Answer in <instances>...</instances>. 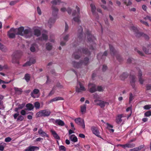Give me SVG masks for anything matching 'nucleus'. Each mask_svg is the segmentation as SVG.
<instances>
[{
	"mask_svg": "<svg viewBox=\"0 0 151 151\" xmlns=\"http://www.w3.org/2000/svg\"><path fill=\"white\" fill-rule=\"evenodd\" d=\"M87 35V39L88 42L90 45L89 49L91 50H94V47H95L96 44L95 43L96 39L94 36L91 34V32L87 30L86 32Z\"/></svg>",
	"mask_w": 151,
	"mask_h": 151,
	"instance_id": "1",
	"label": "nucleus"
},
{
	"mask_svg": "<svg viewBox=\"0 0 151 151\" xmlns=\"http://www.w3.org/2000/svg\"><path fill=\"white\" fill-rule=\"evenodd\" d=\"M80 53H83L88 56L91 55V52L88 50V48L83 47L79 48L78 50L75 52L73 55L72 56L74 57L75 59H78L80 58V56L78 54Z\"/></svg>",
	"mask_w": 151,
	"mask_h": 151,
	"instance_id": "2",
	"label": "nucleus"
},
{
	"mask_svg": "<svg viewBox=\"0 0 151 151\" xmlns=\"http://www.w3.org/2000/svg\"><path fill=\"white\" fill-rule=\"evenodd\" d=\"M89 63V59L87 57H85L83 60H81L78 62L73 61L72 64L74 67L76 68H82L83 66H87Z\"/></svg>",
	"mask_w": 151,
	"mask_h": 151,
	"instance_id": "3",
	"label": "nucleus"
},
{
	"mask_svg": "<svg viewBox=\"0 0 151 151\" xmlns=\"http://www.w3.org/2000/svg\"><path fill=\"white\" fill-rule=\"evenodd\" d=\"M15 30L17 34L24 36L26 37H28L32 35V32L29 29H24L23 27H21L18 29H15Z\"/></svg>",
	"mask_w": 151,
	"mask_h": 151,
	"instance_id": "4",
	"label": "nucleus"
},
{
	"mask_svg": "<svg viewBox=\"0 0 151 151\" xmlns=\"http://www.w3.org/2000/svg\"><path fill=\"white\" fill-rule=\"evenodd\" d=\"M78 38L79 40V42H74L73 44V47H76L77 45H79V43L80 42H81L82 40H85V39L86 36L83 34V29L82 27L81 26H80L78 27Z\"/></svg>",
	"mask_w": 151,
	"mask_h": 151,
	"instance_id": "5",
	"label": "nucleus"
},
{
	"mask_svg": "<svg viewBox=\"0 0 151 151\" xmlns=\"http://www.w3.org/2000/svg\"><path fill=\"white\" fill-rule=\"evenodd\" d=\"M60 3L61 0H54L51 1L52 4V14L54 17L57 16L59 10L58 8L55 5L59 4Z\"/></svg>",
	"mask_w": 151,
	"mask_h": 151,
	"instance_id": "6",
	"label": "nucleus"
},
{
	"mask_svg": "<svg viewBox=\"0 0 151 151\" xmlns=\"http://www.w3.org/2000/svg\"><path fill=\"white\" fill-rule=\"evenodd\" d=\"M109 47L110 53L112 56L114 57L115 56L117 60L120 62L123 61V59L118 54V52L116 50L113 46L109 44Z\"/></svg>",
	"mask_w": 151,
	"mask_h": 151,
	"instance_id": "7",
	"label": "nucleus"
},
{
	"mask_svg": "<svg viewBox=\"0 0 151 151\" xmlns=\"http://www.w3.org/2000/svg\"><path fill=\"white\" fill-rule=\"evenodd\" d=\"M76 8L77 10V12L76 10H74L72 13V16H76V17H74L73 20L75 22L79 23L81 20L80 18L81 16H80V8L77 6H76Z\"/></svg>",
	"mask_w": 151,
	"mask_h": 151,
	"instance_id": "8",
	"label": "nucleus"
},
{
	"mask_svg": "<svg viewBox=\"0 0 151 151\" xmlns=\"http://www.w3.org/2000/svg\"><path fill=\"white\" fill-rule=\"evenodd\" d=\"M20 53L19 51H17L14 53L12 56V62L14 63H18V59L20 57Z\"/></svg>",
	"mask_w": 151,
	"mask_h": 151,
	"instance_id": "9",
	"label": "nucleus"
},
{
	"mask_svg": "<svg viewBox=\"0 0 151 151\" xmlns=\"http://www.w3.org/2000/svg\"><path fill=\"white\" fill-rule=\"evenodd\" d=\"M91 130L93 134L99 137H101L100 134V132L99 129L97 127L94 126H92L91 128Z\"/></svg>",
	"mask_w": 151,
	"mask_h": 151,
	"instance_id": "10",
	"label": "nucleus"
},
{
	"mask_svg": "<svg viewBox=\"0 0 151 151\" xmlns=\"http://www.w3.org/2000/svg\"><path fill=\"white\" fill-rule=\"evenodd\" d=\"M16 34H17V32L15 29L12 28L8 32V36L10 38H13L15 37Z\"/></svg>",
	"mask_w": 151,
	"mask_h": 151,
	"instance_id": "11",
	"label": "nucleus"
},
{
	"mask_svg": "<svg viewBox=\"0 0 151 151\" xmlns=\"http://www.w3.org/2000/svg\"><path fill=\"white\" fill-rule=\"evenodd\" d=\"M88 87L89 88V91L91 93L97 91L96 86L94 84L89 83L88 84Z\"/></svg>",
	"mask_w": 151,
	"mask_h": 151,
	"instance_id": "12",
	"label": "nucleus"
},
{
	"mask_svg": "<svg viewBox=\"0 0 151 151\" xmlns=\"http://www.w3.org/2000/svg\"><path fill=\"white\" fill-rule=\"evenodd\" d=\"M136 76L134 75H130V83L132 88L135 90H136V87H135V82L136 81Z\"/></svg>",
	"mask_w": 151,
	"mask_h": 151,
	"instance_id": "13",
	"label": "nucleus"
},
{
	"mask_svg": "<svg viewBox=\"0 0 151 151\" xmlns=\"http://www.w3.org/2000/svg\"><path fill=\"white\" fill-rule=\"evenodd\" d=\"M91 8V11L93 15L95 17L98 19L99 17L98 13L96 12V7L93 4H91L90 5Z\"/></svg>",
	"mask_w": 151,
	"mask_h": 151,
	"instance_id": "14",
	"label": "nucleus"
},
{
	"mask_svg": "<svg viewBox=\"0 0 151 151\" xmlns=\"http://www.w3.org/2000/svg\"><path fill=\"white\" fill-rule=\"evenodd\" d=\"M78 83L79 85L80 88H79L77 87H76V91L77 92L80 93L82 91H85L86 90V89L80 81H78Z\"/></svg>",
	"mask_w": 151,
	"mask_h": 151,
	"instance_id": "15",
	"label": "nucleus"
},
{
	"mask_svg": "<svg viewBox=\"0 0 151 151\" xmlns=\"http://www.w3.org/2000/svg\"><path fill=\"white\" fill-rule=\"evenodd\" d=\"M75 122L78 124L82 126L83 128L84 129L85 128V125L83 120L80 118H78L75 119Z\"/></svg>",
	"mask_w": 151,
	"mask_h": 151,
	"instance_id": "16",
	"label": "nucleus"
},
{
	"mask_svg": "<svg viewBox=\"0 0 151 151\" xmlns=\"http://www.w3.org/2000/svg\"><path fill=\"white\" fill-rule=\"evenodd\" d=\"M142 49L143 51L146 54H151V45H148L147 48L143 47Z\"/></svg>",
	"mask_w": 151,
	"mask_h": 151,
	"instance_id": "17",
	"label": "nucleus"
},
{
	"mask_svg": "<svg viewBox=\"0 0 151 151\" xmlns=\"http://www.w3.org/2000/svg\"><path fill=\"white\" fill-rule=\"evenodd\" d=\"M138 70V78H139V81L140 84H142L143 83L144 80L142 78V73L140 70L139 69Z\"/></svg>",
	"mask_w": 151,
	"mask_h": 151,
	"instance_id": "18",
	"label": "nucleus"
},
{
	"mask_svg": "<svg viewBox=\"0 0 151 151\" xmlns=\"http://www.w3.org/2000/svg\"><path fill=\"white\" fill-rule=\"evenodd\" d=\"M36 62L34 58H31L29 61L26 62L25 64H24L23 66H30L32 64L35 63Z\"/></svg>",
	"mask_w": 151,
	"mask_h": 151,
	"instance_id": "19",
	"label": "nucleus"
},
{
	"mask_svg": "<svg viewBox=\"0 0 151 151\" xmlns=\"http://www.w3.org/2000/svg\"><path fill=\"white\" fill-rule=\"evenodd\" d=\"M69 37V34H67L63 37V39L65 42L61 41L60 43L61 45L63 46L65 45L66 42L68 41Z\"/></svg>",
	"mask_w": 151,
	"mask_h": 151,
	"instance_id": "20",
	"label": "nucleus"
},
{
	"mask_svg": "<svg viewBox=\"0 0 151 151\" xmlns=\"http://www.w3.org/2000/svg\"><path fill=\"white\" fill-rule=\"evenodd\" d=\"M123 117V115L122 114H118L117 115L116 119V122L118 124H120L122 121V118Z\"/></svg>",
	"mask_w": 151,
	"mask_h": 151,
	"instance_id": "21",
	"label": "nucleus"
},
{
	"mask_svg": "<svg viewBox=\"0 0 151 151\" xmlns=\"http://www.w3.org/2000/svg\"><path fill=\"white\" fill-rule=\"evenodd\" d=\"M38 147L35 146H29L27 147L24 151H35L36 150L38 149Z\"/></svg>",
	"mask_w": 151,
	"mask_h": 151,
	"instance_id": "22",
	"label": "nucleus"
},
{
	"mask_svg": "<svg viewBox=\"0 0 151 151\" xmlns=\"http://www.w3.org/2000/svg\"><path fill=\"white\" fill-rule=\"evenodd\" d=\"M50 132L54 137L57 139L60 140V138L56 132L53 130H51Z\"/></svg>",
	"mask_w": 151,
	"mask_h": 151,
	"instance_id": "23",
	"label": "nucleus"
},
{
	"mask_svg": "<svg viewBox=\"0 0 151 151\" xmlns=\"http://www.w3.org/2000/svg\"><path fill=\"white\" fill-rule=\"evenodd\" d=\"M39 90L37 89H35L31 93V96L34 98L38 97V96H35V94H37L39 92Z\"/></svg>",
	"mask_w": 151,
	"mask_h": 151,
	"instance_id": "24",
	"label": "nucleus"
},
{
	"mask_svg": "<svg viewBox=\"0 0 151 151\" xmlns=\"http://www.w3.org/2000/svg\"><path fill=\"white\" fill-rule=\"evenodd\" d=\"M55 19L54 18H50L48 22V25L49 26L50 28H51L53 24L55 22Z\"/></svg>",
	"mask_w": 151,
	"mask_h": 151,
	"instance_id": "25",
	"label": "nucleus"
},
{
	"mask_svg": "<svg viewBox=\"0 0 151 151\" xmlns=\"http://www.w3.org/2000/svg\"><path fill=\"white\" fill-rule=\"evenodd\" d=\"M109 104V103L108 102L101 100L100 102L98 104V105L100 106L101 108H103L105 107V104L108 105Z\"/></svg>",
	"mask_w": 151,
	"mask_h": 151,
	"instance_id": "26",
	"label": "nucleus"
},
{
	"mask_svg": "<svg viewBox=\"0 0 151 151\" xmlns=\"http://www.w3.org/2000/svg\"><path fill=\"white\" fill-rule=\"evenodd\" d=\"M60 100H64V99L63 97H55L51 100L49 101L48 103H50L53 101H57Z\"/></svg>",
	"mask_w": 151,
	"mask_h": 151,
	"instance_id": "27",
	"label": "nucleus"
},
{
	"mask_svg": "<svg viewBox=\"0 0 151 151\" xmlns=\"http://www.w3.org/2000/svg\"><path fill=\"white\" fill-rule=\"evenodd\" d=\"M107 55V51H105L104 53L102 55L101 53H99L97 55V58L99 59V58H102L104 56H106Z\"/></svg>",
	"mask_w": 151,
	"mask_h": 151,
	"instance_id": "28",
	"label": "nucleus"
},
{
	"mask_svg": "<svg viewBox=\"0 0 151 151\" xmlns=\"http://www.w3.org/2000/svg\"><path fill=\"white\" fill-rule=\"evenodd\" d=\"M70 139L74 142H76L78 141V139L75 134H72L70 137Z\"/></svg>",
	"mask_w": 151,
	"mask_h": 151,
	"instance_id": "29",
	"label": "nucleus"
},
{
	"mask_svg": "<svg viewBox=\"0 0 151 151\" xmlns=\"http://www.w3.org/2000/svg\"><path fill=\"white\" fill-rule=\"evenodd\" d=\"M55 123L61 126H63L65 124L64 122L60 119H57L55 121Z\"/></svg>",
	"mask_w": 151,
	"mask_h": 151,
	"instance_id": "30",
	"label": "nucleus"
},
{
	"mask_svg": "<svg viewBox=\"0 0 151 151\" xmlns=\"http://www.w3.org/2000/svg\"><path fill=\"white\" fill-rule=\"evenodd\" d=\"M135 144H134L127 143L125 144V149L126 148H133L135 147Z\"/></svg>",
	"mask_w": 151,
	"mask_h": 151,
	"instance_id": "31",
	"label": "nucleus"
},
{
	"mask_svg": "<svg viewBox=\"0 0 151 151\" xmlns=\"http://www.w3.org/2000/svg\"><path fill=\"white\" fill-rule=\"evenodd\" d=\"M30 78L31 77L30 75L28 73H26L23 79H25L26 81L28 82L29 81Z\"/></svg>",
	"mask_w": 151,
	"mask_h": 151,
	"instance_id": "32",
	"label": "nucleus"
},
{
	"mask_svg": "<svg viewBox=\"0 0 151 151\" xmlns=\"http://www.w3.org/2000/svg\"><path fill=\"white\" fill-rule=\"evenodd\" d=\"M128 76V75L126 73H123L120 76V78L122 80H123L127 78Z\"/></svg>",
	"mask_w": 151,
	"mask_h": 151,
	"instance_id": "33",
	"label": "nucleus"
},
{
	"mask_svg": "<svg viewBox=\"0 0 151 151\" xmlns=\"http://www.w3.org/2000/svg\"><path fill=\"white\" fill-rule=\"evenodd\" d=\"M81 111L82 114L85 113L86 111V105L84 104L80 107Z\"/></svg>",
	"mask_w": 151,
	"mask_h": 151,
	"instance_id": "34",
	"label": "nucleus"
},
{
	"mask_svg": "<svg viewBox=\"0 0 151 151\" xmlns=\"http://www.w3.org/2000/svg\"><path fill=\"white\" fill-rule=\"evenodd\" d=\"M38 132L39 134L42 137L44 136L46 134V133L42 131L41 129H40L39 130Z\"/></svg>",
	"mask_w": 151,
	"mask_h": 151,
	"instance_id": "35",
	"label": "nucleus"
},
{
	"mask_svg": "<svg viewBox=\"0 0 151 151\" xmlns=\"http://www.w3.org/2000/svg\"><path fill=\"white\" fill-rule=\"evenodd\" d=\"M130 29L131 30L133 31L134 33L138 32V31L137 27H134V26L131 27H130Z\"/></svg>",
	"mask_w": 151,
	"mask_h": 151,
	"instance_id": "36",
	"label": "nucleus"
},
{
	"mask_svg": "<svg viewBox=\"0 0 151 151\" xmlns=\"http://www.w3.org/2000/svg\"><path fill=\"white\" fill-rule=\"evenodd\" d=\"M26 107L27 108V109L29 110H31L33 109L34 108L33 106L30 104H28L26 105Z\"/></svg>",
	"mask_w": 151,
	"mask_h": 151,
	"instance_id": "37",
	"label": "nucleus"
},
{
	"mask_svg": "<svg viewBox=\"0 0 151 151\" xmlns=\"http://www.w3.org/2000/svg\"><path fill=\"white\" fill-rule=\"evenodd\" d=\"M0 49L3 51H5L6 50V47L0 42Z\"/></svg>",
	"mask_w": 151,
	"mask_h": 151,
	"instance_id": "38",
	"label": "nucleus"
},
{
	"mask_svg": "<svg viewBox=\"0 0 151 151\" xmlns=\"http://www.w3.org/2000/svg\"><path fill=\"white\" fill-rule=\"evenodd\" d=\"M6 144L4 142H2L0 144V150L3 151L4 150V147Z\"/></svg>",
	"mask_w": 151,
	"mask_h": 151,
	"instance_id": "39",
	"label": "nucleus"
},
{
	"mask_svg": "<svg viewBox=\"0 0 151 151\" xmlns=\"http://www.w3.org/2000/svg\"><path fill=\"white\" fill-rule=\"evenodd\" d=\"M135 60L132 58H129L127 61V63H132L133 64L135 63Z\"/></svg>",
	"mask_w": 151,
	"mask_h": 151,
	"instance_id": "40",
	"label": "nucleus"
},
{
	"mask_svg": "<svg viewBox=\"0 0 151 151\" xmlns=\"http://www.w3.org/2000/svg\"><path fill=\"white\" fill-rule=\"evenodd\" d=\"M37 46L36 44L33 45L30 47V50L32 52L35 51L36 50V48H37Z\"/></svg>",
	"mask_w": 151,
	"mask_h": 151,
	"instance_id": "41",
	"label": "nucleus"
},
{
	"mask_svg": "<svg viewBox=\"0 0 151 151\" xmlns=\"http://www.w3.org/2000/svg\"><path fill=\"white\" fill-rule=\"evenodd\" d=\"M55 87L54 86L53 87L52 90L50 91L48 96H51L54 94L55 92Z\"/></svg>",
	"mask_w": 151,
	"mask_h": 151,
	"instance_id": "42",
	"label": "nucleus"
},
{
	"mask_svg": "<svg viewBox=\"0 0 151 151\" xmlns=\"http://www.w3.org/2000/svg\"><path fill=\"white\" fill-rule=\"evenodd\" d=\"M134 97L133 96V95L132 93H130L129 94V103H131V102L134 99Z\"/></svg>",
	"mask_w": 151,
	"mask_h": 151,
	"instance_id": "43",
	"label": "nucleus"
},
{
	"mask_svg": "<svg viewBox=\"0 0 151 151\" xmlns=\"http://www.w3.org/2000/svg\"><path fill=\"white\" fill-rule=\"evenodd\" d=\"M35 35L37 36H39L40 34V31L37 29H35L34 31Z\"/></svg>",
	"mask_w": 151,
	"mask_h": 151,
	"instance_id": "44",
	"label": "nucleus"
},
{
	"mask_svg": "<svg viewBox=\"0 0 151 151\" xmlns=\"http://www.w3.org/2000/svg\"><path fill=\"white\" fill-rule=\"evenodd\" d=\"M135 36L137 37H139L141 36H142V35L143 34V33L140 32H139V31H138V32H136L135 33Z\"/></svg>",
	"mask_w": 151,
	"mask_h": 151,
	"instance_id": "45",
	"label": "nucleus"
},
{
	"mask_svg": "<svg viewBox=\"0 0 151 151\" xmlns=\"http://www.w3.org/2000/svg\"><path fill=\"white\" fill-rule=\"evenodd\" d=\"M134 50L135 51H137V52L138 53V54L141 56H143L144 55V54L143 52L139 50H138L137 48H135L134 49Z\"/></svg>",
	"mask_w": 151,
	"mask_h": 151,
	"instance_id": "46",
	"label": "nucleus"
},
{
	"mask_svg": "<svg viewBox=\"0 0 151 151\" xmlns=\"http://www.w3.org/2000/svg\"><path fill=\"white\" fill-rule=\"evenodd\" d=\"M145 116L148 117L151 115V111H148L145 112L144 114Z\"/></svg>",
	"mask_w": 151,
	"mask_h": 151,
	"instance_id": "47",
	"label": "nucleus"
},
{
	"mask_svg": "<svg viewBox=\"0 0 151 151\" xmlns=\"http://www.w3.org/2000/svg\"><path fill=\"white\" fill-rule=\"evenodd\" d=\"M49 40L51 42H54V35H53L52 34L50 35V38L49 39Z\"/></svg>",
	"mask_w": 151,
	"mask_h": 151,
	"instance_id": "48",
	"label": "nucleus"
},
{
	"mask_svg": "<svg viewBox=\"0 0 151 151\" xmlns=\"http://www.w3.org/2000/svg\"><path fill=\"white\" fill-rule=\"evenodd\" d=\"M66 149V147L63 145H60L59 147V150L60 151L65 150Z\"/></svg>",
	"mask_w": 151,
	"mask_h": 151,
	"instance_id": "49",
	"label": "nucleus"
},
{
	"mask_svg": "<svg viewBox=\"0 0 151 151\" xmlns=\"http://www.w3.org/2000/svg\"><path fill=\"white\" fill-rule=\"evenodd\" d=\"M47 39V36L45 34H42V36L41 38V40H46Z\"/></svg>",
	"mask_w": 151,
	"mask_h": 151,
	"instance_id": "50",
	"label": "nucleus"
},
{
	"mask_svg": "<svg viewBox=\"0 0 151 151\" xmlns=\"http://www.w3.org/2000/svg\"><path fill=\"white\" fill-rule=\"evenodd\" d=\"M124 0V4H125L127 6H129V5H131L132 4L131 2L130 1H128V3H127V1H126V0Z\"/></svg>",
	"mask_w": 151,
	"mask_h": 151,
	"instance_id": "51",
	"label": "nucleus"
},
{
	"mask_svg": "<svg viewBox=\"0 0 151 151\" xmlns=\"http://www.w3.org/2000/svg\"><path fill=\"white\" fill-rule=\"evenodd\" d=\"M144 109H145L148 110L151 108V105H147L145 106H144Z\"/></svg>",
	"mask_w": 151,
	"mask_h": 151,
	"instance_id": "52",
	"label": "nucleus"
},
{
	"mask_svg": "<svg viewBox=\"0 0 151 151\" xmlns=\"http://www.w3.org/2000/svg\"><path fill=\"white\" fill-rule=\"evenodd\" d=\"M96 89L97 91L99 92L102 91H103V88L101 86H98Z\"/></svg>",
	"mask_w": 151,
	"mask_h": 151,
	"instance_id": "53",
	"label": "nucleus"
},
{
	"mask_svg": "<svg viewBox=\"0 0 151 151\" xmlns=\"http://www.w3.org/2000/svg\"><path fill=\"white\" fill-rule=\"evenodd\" d=\"M146 90H151V84H147L146 86Z\"/></svg>",
	"mask_w": 151,
	"mask_h": 151,
	"instance_id": "54",
	"label": "nucleus"
},
{
	"mask_svg": "<svg viewBox=\"0 0 151 151\" xmlns=\"http://www.w3.org/2000/svg\"><path fill=\"white\" fill-rule=\"evenodd\" d=\"M35 106L36 109H38L40 107V104L38 102H36L35 103Z\"/></svg>",
	"mask_w": 151,
	"mask_h": 151,
	"instance_id": "55",
	"label": "nucleus"
},
{
	"mask_svg": "<svg viewBox=\"0 0 151 151\" xmlns=\"http://www.w3.org/2000/svg\"><path fill=\"white\" fill-rule=\"evenodd\" d=\"M24 119V118L23 116L22 115H20L17 118V121H22Z\"/></svg>",
	"mask_w": 151,
	"mask_h": 151,
	"instance_id": "56",
	"label": "nucleus"
},
{
	"mask_svg": "<svg viewBox=\"0 0 151 151\" xmlns=\"http://www.w3.org/2000/svg\"><path fill=\"white\" fill-rule=\"evenodd\" d=\"M56 86L60 88H63V86L59 82H58L57 83Z\"/></svg>",
	"mask_w": 151,
	"mask_h": 151,
	"instance_id": "57",
	"label": "nucleus"
},
{
	"mask_svg": "<svg viewBox=\"0 0 151 151\" xmlns=\"http://www.w3.org/2000/svg\"><path fill=\"white\" fill-rule=\"evenodd\" d=\"M142 35H142V37L145 38L146 40H148L149 39V37L148 35L144 33H143V34Z\"/></svg>",
	"mask_w": 151,
	"mask_h": 151,
	"instance_id": "58",
	"label": "nucleus"
},
{
	"mask_svg": "<svg viewBox=\"0 0 151 151\" xmlns=\"http://www.w3.org/2000/svg\"><path fill=\"white\" fill-rule=\"evenodd\" d=\"M42 116H47V112L46 111H42Z\"/></svg>",
	"mask_w": 151,
	"mask_h": 151,
	"instance_id": "59",
	"label": "nucleus"
},
{
	"mask_svg": "<svg viewBox=\"0 0 151 151\" xmlns=\"http://www.w3.org/2000/svg\"><path fill=\"white\" fill-rule=\"evenodd\" d=\"M52 45L49 42H48V50H50L52 49Z\"/></svg>",
	"mask_w": 151,
	"mask_h": 151,
	"instance_id": "60",
	"label": "nucleus"
},
{
	"mask_svg": "<svg viewBox=\"0 0 151 151\" xmlns=\"http://www.w3.org/2000/svg\"><path fill=\"white\" fill-rule=\"evenodd\" d=\"M12 139L10 137H7L5 139V141L6 142H10Z\"/></svg>",
	"mask_w": 151,
	"mask_h": 151,
	"instance_id": "61",
	"label": "nucleus"
},
{
	"mask_svg": "<svg viewBox=\"0 0 151 151\" xmlns=\"http://www.w3.org/2000/svg\"><path fill=\"white\" fill-rule=\"evenodd\" d=\"M140 22L141 23L147 26H149V24H148V23L147 22L145 21L142 20H140Z\"/></svg>",
	"mask_w": 151,
	"mask_h": 151,
	"instance_id": "62",
	"label": "nucleus"
},
{
	"mask_svg": "<svg viewBox=\"0 0 151 151\" xmlns=\"http://www.w3.org/2000/svg\"><path fill=\"white\" fill-rule=\"evenodd\" d=\"M107 68V67L106 65H103V68H102V70L103 71V72L105 71L106 70Z\"/></svg>",
	"mask_w": 151,
	"mask_h": 151,
	"instance_id": "63",
	"label": "nucleus"
},
{
	"mask_svg": "<svg viewBox=\"0 0 151 151\" xmlns=\"http://www.w3.org/2000/svg\"><path fill=\"white\" fill-rule=\"evenodd\" d=\"M129 151H139V149H138L137 147H135L130 149Z\"/></svg>",
	"mask_w": 151,
	"mask_h": 151,
	"instance_id": "64",
	"label": "nucleus"
}]
</instances>
